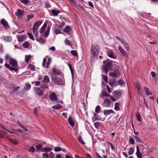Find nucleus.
<instances>
[{
  "label": "nucleus",
  "mask_w": 158,
  "mask_h": 158,
  "mask_svg": "<svg viewBox=\"0 0 158 158\" xmlns=\"http://www.w3.org/2000/svg\"><path fill=\"white\" fill-rule=\"evenodd\" d=\"M9 63L13 67H10L9 64L6 63L5 64V67L9 69L10 71L14 70L15 71H17L18 67V64L17 61L13 59H10Z\"/></svg>",
  "instance_id": "obj_1"
},
{
  "label": "nucleus",
  "mask_w": 158,
  "mask_h": 158,
  "mask_svg": "<svg viewBox=\"0 0 158 158\" xmlns=\"http://www.w3.org/2000/svg\"><path fill=\"white\" fill-rule=\"evenodd\" d=\"M112 67V64L111 62L109 60H105L103 61V71L106 74L109 70H110Z\"/></svg>",
  "instance_id": "obj_2"
},
{
  "label": "nucleus",
  "mask_w": 158,
  "mask_h": 158,
  "mask_svg": "<svg viewBox=\"0 0 158 158\" xmlns=\"http://www.w3.org/2000/svg\"><path fill=\"white\" fill-rule=\"evenodd\" d=\"M99 47L98 45H92L91 47V53L93 56L97 58L98 56Z\"/></svg>",
  "instance_id": "obj_3"
},
{
  "label": "nucleus",
  "mask_w": 158,
  "mask_h": 158,
  "mask_svg": "<svg viewBox=\"0 0 158 158\" xmlns=\"http://www.w3.org/2000/svg\"><path fill=\"white\" fill-rule=\"evenodd\" d=\"M52 80L55 84L56 85H63L64 84V81L58 77H52Z\"/></svg>",
  "instance_id": "obj_4"
},
{
  "label": "nucleus",
  "mask_w": 158,
  "mask_h": 158,
  "mask_svg": "<svg viewBox=\"0 0 158 158\" xmlns=\"http://www.w3.org/2000/svg\"><path fill=\"white\" fill-rule=\"evenodd\" d=\"M48 86H46L45 85H43L40 87V89L38 88H35V91L36 94L39 96H41L43 95V91L40 89H43V90L44 91V89H48Z\"/></svg>",
  "instance_id": "obj_5"
},
{
  "label": "nucleus",
  "mask_w": 158,
  "mask_h": 158,
  "mask_svg": "<svg viewBox=\"0 0 158 158\" xmlns=\"http://www.w3.org/2000/svg\"><path fill=\"white\" fill-rule=\"evenodd\" d=\"M42 23V21L41 20H39L35 23L33 26L32 30H38L39 26Z\"/></svg>",
  "instance_id": "obj_6"
},
{
  "label": "nucleus",
  "mask_w": 158,
  "mask_h": 158,
  "mask_svg": "<svg viewBox=\"0 0 158 158\" xmlns=\"http://www.w3.org/2000/svg\"><path fill=\"white\" fill-rule=\"evenodd\" d=\"M107 54L109 57L111 58L115 59L117 58L116 55L114 54L111 50H108L107 51Z\"/></svg>",
  "instance_id": "obj_7"
},
{
  "label": "nucleus",
  "mask_w": 158,
  "mask_h": 158,
  "mask_svg": "<svg viewBox=\"0 0 158 158\" xmlns=\"http://www.w3.org/2000/svg\"><path fill=\"white\" fill-rule=\"evenodd\" d=\"M51 71L52 73V75H58L61 74V72L55 68H52Z\"/></svg>",
  "instance_id": "obj_8"
},
{
  "label": "nucleus",
  "mask_w": 158,
  "mask_h": 158,
  "mask_svg": "<svg viewBox=\"0 0 158 158\" xmlns=\"http://www.w3.org/2000/svg\"><path fill=\"white\" fill-rule=\"evenodd\" d=\"M49 98L52 101H56L57 100V98L54 92H52L51 94L49 95Z\"/></svg>",
  "instance_id": "obj_9"
},
{
  "label": "nucleus",
  "mask_w": 158,
  "mask_h": 158,
  "mask_svg": "<svg viewBox=\"0 0 158 158\" xmlns=\"http://www.w3.org/2000/svg\"><path fill=\"white\" fill-rule=\"evenodd\" d=\"M103 104V105L105 106H110L111 105L110 100L108 98L104 100Z\"/></svg>",
  "instance_id": "obj_10"
},
{
  "label": "nucleus",
  "mask_w": 158,
  "mask_h": 158,
  "mask_svg": "<svg viewBox=\"0 0 158 158\" xmlns=\"http://www.w3.org/2000/svg\"><path fill=\"white\" fill-rule=\"evenodd\" d=\"M122 93L120 90H116L113 93V95L115 98H118L121 96Z\"/></svg>",
  "instance_id": "obj_11"
},
{
  "label": "nucleus",
  "mask_w": 158,
  "mask_h": 158,
  "mask_svg": "<svg viewBox=\"0 0 158 158\" xmlns=\"http://www.w3.org/2000/svg\"><path fill=\"white\" fill-rule=\"evenodd\" d=\"M136 154L138 158H142V154L140 152L138 146H136Z\"/></svg>",
  "instance_id": "obj_12"
},
{
  "label": "nucleus",
  "mask_w": 158,
  "mask_h": 158,
  "mask_svg": "<svg viewBox=\"0 0 158 158\" xmlns=\"http://www.w3.org/2000/svg\"><path fill=\"white\" fill-rule=\"evenodd\" d=\"M50 81V78L49 76L47 75L44 76L42 82L43 84H46L48 83Z\"/></svg>",
  "instance_id": "obj_13"
},
{
  "label": "nucleus",
  "mask_w": 158,
  "mask_h": 158,
  "mask_svg": "<svg viewBox=\"0 0 158 158\" xmlns=\"http://www.w3.org/2000/svg\"><path fill=\"white\" fill-rule=\"evenodd\" d=\"M118 50L120 52L123 56L127 55V54L125 50L123 49L120 46H118Z\"/></svg>",
  "instance_id": "obj_14"
},
{
  "label": "nucleus",
  "mask_w": 158,
  "mask_h": 158,
  "mask_svg": "<svg viewBox=\"0 0 158 158\" xmlns=\"http://www.w3.org/2000/svg\"><path fill=\"white\" fill-rule=\"evenodd\" d=\"M121 43L124 45L125 48L127 50H130V47L129 46V45L125 40H122Z\"/></svg>",
  "instance_id": "obj_15"
},
{
  "label": "nucleus",
  "mask_w": 158,
  "mask_h": 158,
  "mask_svg": "<svg viewBox=\"0 0 158 158\" xmlns=\"http://www.w3.org/2000/svg\"><path fill=\"white\" fill-rule=\"evenodd\" d=\"M49 63L46 62V59L45 58H44L43 59L42 65L43 66L46 68H48V67Z\"/></svg>",
  "instance_id": "obj_16"
},
{
  "label": "nucleus",
  "mask_w": 158,
  "mask_h": 158,
  "mask_svg": "<svg viewBox=\"0 0 158 158\" xmlns=\"http://www.w3.org/2000/svg\"><path fill=\"white\" fill-rule=\"evenodd\" d=\"M4 40L6 42H10L12 40V38L10 36H6L3 37Z\"/></svg>",
  "instance_id": "obj_17"
},
{
  "label": "nucleus",
  "mask_w": 158,
  "mask_h": 158,
  "mask_svg": "<svg viewBox=\"0 0 158 158\" xmlns=\"http://www.w3.org/2000/svg\"><path fill=\"white\" fill-rule=\"evenodd\" d=\"M1 23L3 27H7L8 26V23L4 19L1 20Z\"/></svg>",
  "instance_id": "obj_18"
},
{
  "label": "nucleus",
  "mask_w": 158,
  "mask_h": 158,
  "mask_svg": "<svg viewBox=\"0 0 158 158\" xmlns=\"http://www.w3.org/2000/svg\"><path fill=\"white\" fill-rule=\"evenodd\" d=\"M17 38L19 41L22 42L24 40L25 36L24 35H19L18 36Z\"/></svg>",
  "instance_id": "obj_19"
},
{
  "label": "nucleus",
  "mask_w": 158,
  "mask_h": 158,
  "mask_svg": "<svg viewBox=\"0 0 158 158\" xmlns=\"http://www.w3.org/2000/svg\"><path fill=\"white\" fill-rule=\"evenodd\" d=\"M118 71H115L114 72L110 73L109 75L111 77H116L118 75Z\"/></svg>",
  "instance_id": "obj_20"
},
{
  "label": "nucleus",
  "mask_w": 158,
  "mask_h": 158,
  "mask_svg": "<svg viewBox=\"0 0 158 158\" xmlns=\"http://www.w3.org/2000/svg\"><path fill=\"white\" fill-rule=\"evenodd\" d=\"M104 114L108 115L111 113H114V112L112 110H105L103 111Z\"/></svg>",
  "instance_id": "obj_21"
},
{
  "label": "nucleus",
  "mask_w": 158,
  "mask_h": 158,
  "mask_svg": "<svg viewBox=\"0 0 158 158\" xmlns=\"http://www.w3.org/2000/svg\"><path fill=\"white\" fill-rule=\"evenodd\" d=\"M51 28V27L50 26H48L47 27V28L45 31L44 35V36L46 38L47 37L48 35H49L50 31V30Z\"/></svg>",
  "instance_id": "obj_22"
},
{
  "label": "nucleus",
  "mask_w": 158,
  "mask_h": 158,
  "mask_svg": "<svg viewBox=\"0 0 158 158\" xmlns=\"http://www.w3.org/2000/svg\"><path fill=\"white\" fill-rule=\"evenodd\" d=\"M46 26L47 23H45L44 24L43 26L40 28V30L39 31L41 34H42V33L44 32L46 28Z\"/></svg>",
  "instance_id": "obj_23"
},
{
  "label": "nucleus",
  "mask_w": 158,
  "mask_h": 158,
  "mask_svg": "<svg viewBox=\"0 0 158 158\" xmlns=\"http://www.w3.org/2000/svg\"><path fill=\"white\" fill-rule=\"evenodd\" d=\"M135 86L136 87V88L137 89V91L138 92V94H141V87L137 83L135 85Z\"/></svg>",
  "instance_id": "obj_24"
},
{
  "label": "nucleus",
  "mask_w": 158,
  "mask_h": 158,
  "mask_svg": "<svg viewBox=\"0 0 158 158\" xmlns=\"http://www.w3.org/2000/svg\"><path fill=\"white\" fill-rule=\"evenodd\" d=\"M144 90L147 95L149 96L152 95V93L149 91V89L148 88L145 87Z\"/></svg>",
  "instance_id": "obj_25"
},
{
  "label": "nucleus",
  "mask_w": 158,
  "mask_h": 158,
  "mask_svg": "<svg viewBox=\"0 0 158 158\" xmlns=\"http://www.w3.org/2000/svg\"><path fill=\"white\" fill-rule=\"evenodd\" d=\"M68 120L70 125L72 127H73L74 125V122L72 119V117H69L68 119Z\"/></svg>",
  "instance_id": "obj_26"
},
{
  "label": "nucleus",
  "mask_w": 158,
  "mask_h": 158,
  "mask_svg": "<svg viewBox=\"0 0 158 158\" xmlns=\"http://www.w3.org/2000/svg\"><path fill=\"white\" fill-rule=\"evenodd\" d=\"M51 13L52 15L55 16H57L60 13V11L58 10H53L51 11Z\"/></svg>",
  "instance_id": "obj_27"
},
{
  "label": "nucleus",
  "mask_w": 158,
  "mask_h": 158,
  "mask_svg": "<svg viewBox=\"0 0 158 158\" xmlns=\"http://www.w3.org/2000/svg\"><path fill=\"white\" fill-rule=\"evenodd\" d=\"M62 106L60 104H57L52 106V108L54 109L57 110L62 108Z\"/></svg>",
  "instance_id": "obj_28"
},
{
  "label": "nucleus",
  "mask_w": 158,
  "mask_h": 158,
  "mask_svg": "<svg viewBox=\"0 0 158 158\" xmlns=\"http://www.w3.org/2000/svg\"><path fill=\"white\" fill-rule=\"evenodd\" d=\"M15 14L18 17H21L23 15V11L20 10H18Z\"/></svg>",
  "instance_id": "obj_29"
},
{
  "label": "nucleus",
  "mask_w": 158,
  "mask_h": 158,
  "mask_svg": "<svg viewBox=\"0 0 158 158\" xmlns=\"http://www.w3.org/2000/svg\"><path fill=\"white\" fill-rule=\"evenodd\" d=\"M134 138L137 142H138L141 143H143V141L138 137L135 136H134Z\"/></svg>",
  "instance_id": "obj_30"
},
{
  "label": "nucleus",
  "mask_w": 158,
  "mask_h": 158,
  "mask_svg": "<svg viewBox=\"0 0 158 158\" xmlns=\"http://www.w3.org/2000/svg\"><path fill=\"white\" fill-rule=\"evenodd\" d=\"M52 150V149L49 148H44L43 149H41V152H48L51 151Z\"/></svg>",
  "instance_id": "obj_31"
},
{
  "label": "nucleus",
  "mask_w": 158,
  "mask_h": 158,
  "mask_svg": "<svg viewBox=\"0 0 158 158\" xmlns=\"http://www.w3.org/2000/svg\"><path fill=\"white\" fill-rule=\"evenodd\" d=\"M36 40L37 41L41 44H44L45 42V40L40 38L37 37Z\"/></svg>",
  "instance_id": "obj_32"
},
{
  "label": "nucleus",
  "mask_w": 158,
  "mask_h": 158,
  "mask_svg": "<svg viewBox=\"0 0 158 158\" xmlns=\"http://www.w3.org/2000/svg\"><path fill=\"white\" fill-rule=\"evenodd\" d=\"M31 57V56L30 55H25V61L26 63H28L29 60Z\"/></svg>",
  "instance_id": "obj_33"
},
{
  "label": "nucleus",
  "mask_w": 158,
  "mask_h": 158,
  "mask_svg": "<svg viewBox=\"0 0 158 158\" xmlns=\"http://www.w3.org/2000/svg\"><path fill=\"white\" fill-rule=\"evenodd\" d=\"M27 68L29 69H30L31 70H35V66L32 64H29L27 67Z\"/></svg>",
  "instance_id": "obj_34"
},
{
  "label": "nucleus",
  "mask_w": 158,
  "mask_h": 158,
  "mask_svg": "<svg viewBox=\"0 0 158 158\" xmlns=\"http://www.w3.org/2000/svg\"><path fill=\"white\" fill-rule=\"evenodd\" d=\"M10 141L14 144H16L18 143V142L16 139H9Z\"/></svg>",
  "instance_id": "obj_35"
},
{
  "label": "nucleus",
  "mask_w": 158,
  "mask_h": 158,
  "mask_svg": "<svg viewBox=\"0 0 158 158\" xmlns=\"http://www.w3.org/2000/svg\"><path fill=\"white\" fill-rule=\"evenodd\" d=\"M70 27L68 26H67L65 27L63 31L66 33H68L70 31Z\"/></svg>",
  "instance_id": "obj_36"
},
{
  "label": "nucleus",
  "mask_w": 158,
  "mask_h": 158,
  "mask_svg": "<svg viewBox=\"0 0 158 158\" xmlns=\"http://www.w3.org/2000/svg\"><path fill=\"white\" fill-rule=\"evenodd\" d=\"M134 149L132 147L130 148L128 152V154L129 155H131L133 154L134 153Z\"/></svg>",
  "instance_id": "obj_37"
},
{
  "label": "nucleus",
  "mask_w": 158,
  "mask_h": 158,
  "mask_svg": "<svg viewBox=\"0 0 158 158\" xmlns=\"http://www.w3.org/2000/svg\"><path fill=\"white\" fill-rule=\"evenodd\" d=\"M119 104L118 102H116L115 104L114 109L116 110H119Z\"/></svg>",
  "instance_id": "obj_38"
},
{
  "label": "nucleus",
  "mask_w": 158,
  "mask_h": 158,
  "mask_svg": "<svg viewBox=\"0 0 158 158\" xmlns=\"http://www.w3.org/2000/svg\"><path fill=\"white\" fill-rule=\"evenodd\" d=\"M101 125V124L100 123L98 122L94 123V125L95 127L97 129H98Z\"/></svg>",
  "instance_id": "obj_39"
},
{
  "label": "nucleus",
  "mask_w": 158,
  "mask_h": 158,
  "mask_svg": "<svg viewBox=\"0 0 158 158\" xmlns=\"http://www.w3.org/2000/svg\"><path fill=\"white\" fill-rule=\"evenodd\" d=\"M31 85L30 84L27 83L24 87V89L26 90H28L31 88Z\"/></svg>",
  "instance_id": "obj_40"
},
{
  "label": "nucleus",
  "mask_w": 158,
  "mask_h": 158,
  "mask_svg": "<svg viewBox=\"0 0 158 158\" xmlns=\"http://www.w3.org/2000/svg\"><path fill=\"white\" fill-rule=\"evenodd\" d=\"M135 116H136V118H137L139 122H141V119L140 114L138 113H136V114H135Z\"/></svg>",
  "instance_id": "obj_41"
},
{
  "label": "nucleus",
  "mask_w": 158,
  "mask_h": 158,
  "mask_svg": "<svg viewBox=\"0 0 158 158\" xmlns=\"http://www.w3.org/2000/svg\"><path fill=\"white\" fill-rule=\"evenodd\" d=\"M65 44L67 45L71 46L72 44L70 41L68 39H66L64 41Z\"/></svg>",
  "instance_id": "obj_42"
},
{
  "label": "nucleus",
  "mask_w": 158,
  "mask_h": 158,
  "mask_svg": "<svg viewBox=\"0 0 158 158\" xmlns=\"http://www.w3.org/2000/svg\"><path fill=\"white\" fill-rule=\"evenodd\" d=\"M23 46L24 48H28L29 46V44L27 42H25L23 44Z\"/></svg>",
  "instance_id": "obj_43"
},
{
  "label": "nucleus",
  "mask_w": 158,
  "mask_h": 158,
  "mask_svg": "<svg viewBox=\"0 0 158 158\" xmlns=\"http://www.w3.org/2000/svg\"><path fill=\"white\" fill-rule=\"evenodd\" d=\"M19 1L21 3L25 5H27L29 2L28 0H19Z\"/></svg>",
  "instance_id": "obj_44"
},
{
  "label": "nucleus",
  "mask_w": 158,
  "mask_h": 158,
  "mask_svg": "<svg viewBox=\"0 0 158 158\" xmlns=\"http://www.w3.org/2000/svg\"><path fill=\"white\" fill-rule=\"evenodd\" d=\"M32 30L33 34L35 35V37H37L38 34V30Z\"/></svg>",
  "instance_id": "obj_45"
},
{
  "label": "nucleus",
  "mask_w": 158,
  "mask_h": 158,
  "mask_svg": "<svg viewBox=\"0 0 158 158\" xmlns=\"http://www.w3.org/2000/svg\"><path fill=\"white\" fill-rule=\"evenodd\" d=\"M71 54L72 55L74 56H77V52H76V51L73 50H72L71 51Z\"/></svg>",
  "instance_id": "obj_46"
},
{
  "label": "nucleus",
  "mask_w": 158,
  "mask_h": 158,
  "mask_svg": "<svg viewBox=\"0 0 158 158\" xmlns=\"http://www.w3.org/2000/svg\"><path fill=\"white\" fill-rule=\"evenodd\" d=\"M118 84L122 86L125 84V82L121 80H119L118 81Z\"/></svg>",
  "instance_id": "obj_47"
},
{
  "label": "nucleus",
  "mask_w": 158,
  "mask_h": 158,
  "mask_svg": "<svg viewBox=\"0 0 158 158\" xmlns=\"http://www.w3.org/2000/svg\"><path fill=\"white\" fill-rule=\"evenodd\" d=\"M100 109V107L99 106H98L96 107L95 109V111L97 113H98L99 112Z\"/></svg>",
  "instance_id": "obj_48"
},
{
  "label": "nucleus",
  "mask_w": 158,
  "mask_h": 158,
  "mask_svg": "<svg viewBox=\"0 0 158 158\" xmlns=\"http://www.w3.org/2000/svg\"><path fill=\"white\" fill-rule=\"evenodd\" d=\"M27 35H28L30 39H31L33 40H34L35 39L34 38L31 33H28Z\"/></svg>",
  "instance_id": "obj_49"
},
{
  "label": "nucleus",
  "mask_w": 158,
  "mask_h": 158,
  "mask_svg": "<svg viewBox=\"0 0 158 158\" xmlns=\"http://www.w3.org/2000/svg\"><path fill=\"white\" fill-rule=\"evenodd\" d=\"M102 95L106 97H108L110 96V95L107 94L106 91H102Z\"/></svg>",
  "instance_id": "obj_50"
},
{
  "label": "nucleus",
  "mask_w": 158,
  "mask_h": 158,
  "mask_svg": "<svg viewBox=\"0 0 158 158\" xmlns=\"http://www.w3.org/2000/svg\"><path fill=\"white\" fill-rule=\"evenodd\" d=\"M42 147V145L41 144H38L35 146V148L37 151L40 150Z\"/></svg>",
  "instance_id": "obj_51"
},
{
  "label": "nucleus",
  "mask_w": 158,
  "mask_h": 158,
  "mask_svg": "<svg viewBox=\"0 0 158 158\" xmlns=\"http://www.w3.org/2000/svg\"><path fill=\"white\" fill-rule=\"evenodd\" d=\"M78 139L79 141L82 144H85V142L83 141L81 137L80 136H79L78 137Z\"/></svg>",
  "instance_id": "obj_52"
},
{
  "label": "nucleus",
  "mask_w": 158,
  "mask_h": 158,
  "mask_svg": "<svg viewBox=\"0 0 158 158\" xmlns=\"http://www.w3.org/2000/svg\"><path fill=\"white\" fill-rule=\"evenodd\" d=\"M129 142L130 143H131L132 144H134L135 143V140L132 138H130L129 139Z\"/></svg>",
  "instance_id": "obj_53"
},
{
  "label": "nucleus",
  "mask_w": 158,
  "mask_h": 158,
  "mask_svg": "<svg viewBox=\"0 0 158 158\" xmlns=\"http://www.w3.org/2000/svg\"><path fill=\"white\" fill-rule=\"evenodd\" d=\"M73 3L74 5L78 9H83V7H82V6H81L80 5H77L76 4L75 2V3Z\"/></svg>",
  "instance_id": "obj_54"
},
{
  "label": "nucleus",
  "mask_w": 158,
  "mask_h": 158,
  "mask_svg": "<svg viewBox=\"0 0 158 158\" xmlns=\"http://www.w3.org/2000/svg\"><path fill=\"white\" fill-rule=\"evenodd\" d=\"M35 149L33 146H31L29 149L28 151L29 152H35Z\"/></svg>",
  "instance_id": "obj_55"
},
{
  "label": "nucleus",
  "mask_w": 158,
  "mask_h": 158,
  "mask_svg": "<svg viewBox=\"0 0 158 158\" xmlns=\"http://www.w3.org/2000/svg\"><path fill=\"white\" fill-rule=\"evenodd\" d=\"M43 158H49L48 154L47 153H43L42 154Z\"/></svg>",
  "instance_id": "obj_56"
},
{
  "label": "nucleus",
  "mask_w": 158,
  "mask_h": 158,
  "mask_svg": "<svg viewBox=\"0 0 158 158\" xmlns=\"http://www.w3.org/2000/svg\"><path fill=\"white\" fill-rule=\"evenodd\" d=\"M34 17V15H28L27 16V19H28V21L30 19Z\"/></svg>",
  "instance_id": "obj_57"
},
{
  "label": "nucleus",
  "mask_w": 158,
  "mask_h": 158,
  "mask_svg": "<svg viewBox=\"0 0 158 158\" xmlns=\"http://www.w3.org/2000/svg\"><path fill=\"white\" fill-rule=\"evenodd\" d=\"M55 33L56 34H58L62 33V32L61 31L59 30L56 29L54 31Z\"/></svg>",
  "instance_id": "obj_58"
},
{
  "label": "nucleus",
  "mask_w": 158,
  "mask_h": 158,
  "mask_svg": "<svg viewBox=\"0 0 158 158\" xmlns=\"http://www.w3.org/2000/svg\"><path fill=\"white\" fill-rule=\"evenodd\" d=\"M103 79L104 80L105 82H107L108 81V78L106 76L104 75H103L102 76Z\"/></svg>",
  "instance_id": "obj_59"
},
{
  "label": "nucleus",
  "mask_w": 158,
  "mask_h": 158,
  "mask_svg": "<svg viewBox=\"0 0 158 158\" xmlns=\"http://www.w3.org/2000/svg\"><path fill=\"white\" fill-rule=\"evenodd\" d=\"M54 151L55 152H58L61 151V148L60 147H56L54 148Z\"/></svg>",
  "instance_id": "obj_60"
},
{
  "label": "nucleus",
  "mask_w": 158,
  "mask_h": 158,
  "mask_svg": "<svg viewBox=\"0 0 158 158\" xmlns=\"http://www.w3.org/2000/svg\"><path fill=\"white\" fill-rule=\"evenodd\" d=\"M107 144L108 145V146H109L112 149H114V148L113 147V144L111 143H110V142H108Z\"/></svg>",
  "instance_id": "obj_61"
},
{
  "label": "nucleus",
  "mask_w": 158,
  "mask_h": 158,
  "mask_svg": "<svg viewBox=\"0 0 158 158\" xmlns=\"http://www.w3.org/2000/svg\"><path fill=\"white\" fill-rule=\"evenodd\" d=\"M49 158H54V154L52 152H51L49 154Z\"/></svg>",
  "instance_id": "obj_62"
},
{
  "label": "nucleus",
  "mask_w": 158,
  "mask_h": 158,
  "mask_svg": "<svg viewBox=\"0 0 158 158\" xmlns=\"http://www.w3.org/2000/svg\"><path fill=\"white\" fill-rule=\"evenodd\" d=\"M10 59H11L9 56V55L8 54L6 55L5 57V59L6 60H9L10 61Z\"/></svg>",
  "instance_id": "obj_63"
},
{
  "label": "nucleus",
  "mask_w": 158,
  "mask_h": 158,
  "mask_svg": "<svg viewBox=\"0 0 158 158\" xmlns=\"http://www.w3.org/2000/svg\"><path fill=\"white\" fill-rule=\"evenodd\" d=\"M55 158H62V156L61 155L57 154L56 155Z\"/></svg>",
  "instance_id": "obj_64"
}]
</instances>
